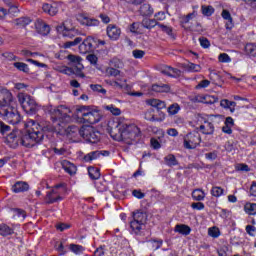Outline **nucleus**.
<instances>
[{
    "label": "nucleus",
    "mask_w": 256,
    "mask_h": 256,
    "mask_svg": "<svg viewBox=\"0 0 256 256\" xmlns=\"http://www.w3.org/2000/svg\"><path fill=\"white\" fill-rule=\"evenodd\" d=\"M28 127L30 129L25 134H22L21 130H15L6 136V143H8L9 147H12V149H15L18 145L35 147L37 143L43 141V137L45 136L43 129H45V126H41L35 120H29Z\"/></svg>",
    "instance_id": "nucleus-1"
},
{
    "label": "nucleus",
    "mask_w": 256,
    "mask_h": 256,
    "mask_svg": "<svg viewBox=\"0 0 256 256\" xmlns=\"http://www.w3.org/2000/svg\"><path fill=\"white\" fill-rule=\"evenodd\" d=\"M109 133L116 141H137L141 137V130L135 125H127L123 122H112Z\"/></svg>",
    "instance_id": "nucleus-2"
},
{
    "label": "nucleus",
    "mask_w": 256,
    "mask_h": 256,
    "mask_svg": "<svg viewBox=\"0 0 256 256\" xmlns=\"http://www.w3.org/2000/svg\"><path fill=\"white\" fill-rule=\"evenodd\" d=\"M48 113L53 123H57V125H61V123H70L71 121V116H69V113H71V110L66 106H63V105L58 107L50 106L48 108Z\"/></svg>",
    "instance_id": "nucleus-3"
},
{
    "label": "nucleus",
    "mask_w": 256,
    "mask_h": 256,
    "mask_svg": "<svg viewBox=\"0 0 256 256\" xmlns=\"http://www.w3.org/2000/svg\"><path fill=\"white\" fill-rule=\"evenodd\" d=\"M71 129L78 131L80 137L85 139V141H88V143H99V141H101V133L95 131V128L91 126H82L80 129L75 126H71Z\"/></svg>",
    "instance_id": "nucleus-4"
},
{
    "label": "nucleus",
    "mask_w": 256,
    "mask_h": 256,
    "mask_svg": "<svg viewBox=\"0 0 256 256\" xmlns=\"http://www.w3.org/2000/svg\"><path fill=\"white\" fill-rule=\"evenodd\" d=\"M147 223V213L137 210L133 212V220L130 221V228L135 235H141L143 227Z\"/></svg>",
    "instance_id": "nucleus-5"
},
{
    "label": "nucleus",
    "mask_w": 256,
    "mask_h": 256,
    "mask_svg": "<svg viewBox=\"0 0 256 256\" xmlns=\"http://www.w3.org/2000/svg\"><path fill=\"white\" fill-rule=\"evenodd\" d=\"M67 191V184L60 183L54 186V188L46 193L45 203L46 205H53V203H57L58 201H63V197H61V193H65Z\"/></svg>",
    "instance_id": "nucleus-6"
},
{
    "label": "nucleus",
    "mask_w": 256,
    "mask_h": 256,
    "mask_svg": "<svg viewBox=\"0 0 256 256\" xmlns=\"http://www.w3.org/2000/svg\"><path fill=\"white\" fill-rule=\"evenodd\" d=\"M18 101L20 105L22 106V109L26 113H37L39 111V106L37 105V102H35V99L33 97L29 96V94L25 93H19L18 94Z\"/></svg>",
    "instance_id": "nucleus-7"
},
{
    "label": "nucleus",
    "mask_w": 256,
    "mask_h": 256,
    "mask_svg": "<svg viewBox=\"0 0 256 256\" xmlns=\"http://www.w3.org/2000/svg\"><path fill=\"white\" fill-rule=\"evenodd\" d=\"M0 115H2L4 121H7V123H10L11 125L21 123V115L19 114V111H17L15 105L2 108Z\"/></svg>",
    "instance_id": "nucleus-8"
},
{
    "label": "nucleus",
    "mask_w": 256,
    "mask_h": 256,
    "mask_svg": "<svg viewBox=\"0 0 256 256\" xmlns=\"http://www.w3.org/2000/svg\"><path fill=\"white\" fill-rule=\"evenodd\" d=\"M77 113L80 114V117H82L84 123H90V125H95L96 123H99V121H101V115H99V112H90L85 106L78 108Z\"/></svg>",
    "instance_id": "nucleus-9"
},
{
    "label": "nucleus",
    "mask_w": 256,
    "mask_h": 256,
    "mask_svg": "<svg viewBox=\"0 0 256 256\" xmlns=\"http://www.w3.org/2000/svg\"><path fill=\"white\" fill-rule=\"evenodd\" d=\"M185 149H197L201 145V134L199 132H190L184 136Z\"/></svg>",
    "instance_id": "nucleus-10"
},
{
    "label": "nucleus",
    "mask_w": 256,
    "mask_h": 256,
    "mask_svg": "<svg viewBox=\"0 0 256 256\" xmlns=\"http://www.w3.org/2000/svg\"><path fill=\"white\" fill-rule=\"evenodd\" d=\"M11 105H15L13 94L7 88L0 86V107L6 109L7 107H11Z\"/></svg>",
    "instance_id": "nucleus-11"
},
{
    "label": "nucleus",
    "mask_w": 256,
    "mask_h": 256,
    "mask_svg": "<svg viewBox=\"0 0 256 256\" xmlns=\"http://www.w3.org/2000/svg\"><path fill=\"white\" fill-rule=\"evenodd\" d=\"M196 121L200 124V131H202L203 135H213L215 133V126L213 123L207 121V118L203 117L201 114L196 116Z\"/></svg>",
    "instance_id": "nucleus-12"
},
{
    "label": "nucleus",
    "mask_w": 256,
    "mask_h": 256,
    "mask_svg": "<svg viewBox=\"0 0 256 256\" xmlns=\"http://www.w3.org/2000/svg\"><path fill=\"white\" fill-rule=\"evenodd\" d=\"M93 43H95V38L88 36L83 42L79 45V52L82 55L91 53L93 51Z\"/></svg>",
    "instance_id": "nucleus-13"
},
{
    "label": "nucleus",
    "mask_w": 256,
    "mask_h": 256,
    "mask_svg": "<svg viewBox=\"0 0 256 256\" xmlns=\"http://www.w3.org/2000/svg\"><path fill=\"white\" fill-rule=\"evenodd\" d=\"M68 61H70V67L74 68L78 73H83L84 67L81 63L83 59L80 56L70 54L68 55Z\"/></svg>",
    "instance_id": "nucleus-14"
},
{
    "label": "nucleus",
    "mask_w": 256,
    "mask_h": 256,
    "mask_svg": "<svg viewBox=\"0 0 256 256\" xmlns=\"http://www.w3.org/2000/svg\"><path fill=\"white\" fill-rule=\"evenodd\" d=\"M77 19L81 25H86V27H98L99 25V20L95 18H89L83 14H80Z\"/></svg>",
    "instance_id": "nucleus-15"
},
{
    "label": "nucleus",
    "mask_w": 256,
    "mask_h": 256,
    "mask_svg": "<svg viewBox=\"0 0 256 256\" xmlns=\"http://www.w3.org/2000/svg\"><path fill=\"white\" fill-rule=\"evenodd\" d=\"M160 71L163 75H167L168 77H181V70L171 66H163Z\"/></svg>",
    "instance_id": "nucleus-16"
},
{
    "label": "nucleus",
    "mask_w": 256,
    "mask_h": 256,
    "mask_svg": "<svg viewBox=\"0 0 256 256\" xmlns=\"http://www.w3.org/2000/svg\"><path fill=\"white\" fill-rule=\"evenodd\" d=\"M107 35L109 39H112V41H117L119 37H121V29H119L117 26L110 24L107 27Z\"/></svg>",
    "instance_id": "nucleus-17"
},
{
    "label": "nucleus",
    "mask_w": 256,
    "mask_h": 256,
    "mask_svg": "<svg viewBox=\"0 0 256 256\" xmlns=\"http://www.w3.org/2000/svg\"><path fill=\"white\" fill-rule=\"evenodd\" d=\"M35 29L37 33H40V35H49L51 31V27L43 22V20H37L35 22Z\"/></svg>",
    "instance_id": "nucleus-18"
},
{
    "label": "nucleus",
    "mask_w": 256,
    "mask_h": 256,
    "mask_svg": "<svg viewBox=\"0 0 256 256\" xmlns=\"http://www.w3.org/2000/svg\"><path fill=\"white\" fill-rule=\"evenodd\" d=\"M42 9H43L44 13H47L51 17H55V15H57V13H59V5H57L56 3L43 4Z\"/></svg>",
    "instance_id": "nucleus-19"
},
{
    "label": "nucleus",
    "mask_w": 256,
    "mask_h": 256,
    "mask_svg": "<svg viewBox=\"0 0 256 256\" xmlns=\"http://www.w3.org/2000/svg\"><path fill=\"white\" fill-rule=\"evenodd\" d=\"M29 189V184L23 181H17L14 185H12L13 193H25Z\"/></svg>",
    "instance_id": "nucleus-20"
},
{
    "label": "nucleus",
    "mask_w": 256,
    "mask_h": 256,
    "mask_svg": "<svg viewBox=\"0 0 256 256\" xmlns=\"http://www.w3.org/2000/svg\"><path fill=\"white\" fill-rule=\"evenodd\" d=\"M62 168L69 175H75V173H77V166H75V164H73L67 160H64L62 162Z\"/></svg>",
    "instance_id": "nucleus-21"
},
{
    "label": "nucleus",
    "mask_w": 256,
    "mask_h": 256,
    "mask_svg": "<svg viewBox=\"0 0 256 256\" xmlns=\"http://www.w3.org/2000/svg\"><path fill=\"white\" fill-rule=\"evenodd\" d=\"M175 233H179L180 235H190L191 234V227L185 224H177L174 228Z\"/></svg>",
    "instance_id": "nucleus-22"
},
{
    "label": "nucleus",
    "mask_w": 256,
    "mask_h": 256,
    "mask_svg": "<svg viewBox=\"0 0 256 256\" xmlns=\"http://www.w3.org/2000/svg\"><path fill=\"white\" fill-rule=\"evenodd\" d=\"M171 88L167 84H154L151 87V91L154 93H169Z\"/></svg>",
    "instance_id": "nucleus-23"
},
{
    "label": "nucleus",
    "mask_w": 256,
    "mask_h": 256,
    "mask_svg": "<svg viewBox=\"0 0 256 256\" xmlns=\"http://www.w3.org/2000/svg\"><path fill=\"white\" fill-rule=\"evenodd\" d=\"M221 16L225 21H228L226 23V29H233V17H231L229 10H223Z\"/></svg>",
    "instance_id": "nucleus-24"
},
{
    "label": "nucleus",
    "mask_w": 256,
    "mask_h": 256,
    "mask_svg": "<svg viewBox=\"0 0 256 256\" xmlns=\"http://www.w3.org/2000/svg\"><path fill=\"white\" fill-rule=\"evenodd\" d=\"M140 14L143 15V17H151V15H153V8L150 4H142L140 6Z\"/></svg>",
    "instance_id": "nucleus-25"
},
{
    "label": "nucleus",
    "mask_w": 256,
    "mask_h": 256,
    "mask_svg": "<svg viewBox=\"0 0 256 256\" xmlns=\"http://www.w3.org/2000/svg\"><path fill=\"white\" fill-rule=\"evenodd\" d=\"M220 105L224 109H230L231 113H235V107L237 106V103L233 101H229L228 99H223L220 101Z\"/></svg>",
    "instance_id": "nucleus-26"
},
{
    "label": "nucleus",
    "mask_w": 256,
    "mask_h": 256,
    "mask_svg": "<svg viewBox=\"0 0 256 256\" xmlns=\"http://www.w3.org/2000/svg\"><path fill=\"white\" fill-rule=\"evenodd\" d=\"M147 104L150 105L151 107H155L158 110L165 109V107H166L165 102L161 101L159 99L147 100Z\"/></svg>",
    "instance_id": "nucleus-27"
},
{
    "label": "nucleus",
    "mask_w": 256,
    "mask_h": 256,
    "mask_svg": "<svg viewBox=\"0 0 256 256\" xmlns=\"http://www.w3.org/2000/svg\"><path fill=\"white\" fill-rule=\"evenodd\" d=\"M157 26L159 27V23H157L155 19L144 18L142 20V27H144V29H153V27Z\"/></svg>",
    "instance_id": "nucleus-28"
},
{
    "label": "nucleus",
    "mask_w": 256,
    "mask_h": 256,
    "mask_svg": "<svg viewBox=\"0 0 256 256\" xmlns=\"http://www.w3.org/2000/svg\"><path fill=\"white\" fill-rule=\"evenodd\" d=\"M61 73H64V75H77V77H85V74L78 72L76 69H74L72 66L70 67H64L61 70Z\"/></svg>",
    "instance_id": "nucleus-29"
},
{
    "label": "nucleus",
    "mask_w": 256,
    "mask_h": 256,
    "mask_svg": "<svg viewBox=\"0 0 256 256\" xmlns=\"http://www.w3.org/2000/svg\"><path fill=\"white\" fill-rule=\"evenodd\" d=\"M129 31L131 33H135L136 35H141L143 33V25L142 22H134L129 26Z\"/></svg>",
    "instance_id": "nucleus-30"
},
{
    "label": "nucleus",
    "mask_w": 256,
    "mask_h": 256,
    "mask_svg": "<svg viewBox=\"0 0 256 256\" xmlns=\"http://www.w3.org/2000/svg\"><path fill=\"white\" fill-rule=\"evenodd\" d=\"M101 157V151H92L84 156V161L86 163H91V161H95V159H99Z\"/></svg>",
    "instance_id": "nucleus-31"
},
{
    "label": "nucleus",
    "mask_w": 256,
    "mask_h": 256,
    "mask_svg": "<svg viewBox=\"0 0 256 256\" xmlns=\"http://www.w3.org/2000/svg\"><path fill=\"white\" fill-rule=\"evenodd\" d=\"M101 170L99 168H96V167H88V174H89V177L90 179H93V180H97L101 177Z\"/></svg>",
    "instance_id": "nucleus-32"
},
{
    "label": "nucleus",
    "mask_w": 256,
    "mask_h": 256,
    "mask_svg": "<svg viewBox=\"0 0 256 256\" xmlns=\"http://www.w3.org/2000/svg\"><path fill=\"white\" fill-rule=\"evenodd\" d=\"M83 42V38L76 37L73 41H66L63 43L64 49H71V47H77L80 43Z\"/></svg>",
    "instance_id": "nucleus-33"
},
{
    "label": "nucleus",
    "mask_w": 256,
    "mask_h": 256,
    "mask_svg": "<svg viewBox=\"0 0 256 256\" xmlns=\"http://www.w3.org/2000/svg\"><path fill=\"white\" fill-rule=\"evenodd\" d=\"M14 231L7 224H0V235L2 237H8V235H13Z\"/></svg>",
    "instance_id": "nucleus-34"
},
{
    "label": "nucleus",
    "mask_w": 256,
    "mask_h": 256,
    "mask_svg": "<svg viewBox=\"0 0 256 256\" xmlns=\"http://www.w3.org/2000/svg\"><path fill=\"white\" fill-rule=\"evenodd\" d=\"M164 161L168 167H175L176 165H179V161H177V158L173 154H169L164 158Z\"/></svg>",
    "instance_id": "nucleus-35"
},
{
    "label": "nucleus",
    "mask_w": 256,
    "mask_h": 256,
    "mask_svg": "<svg viewBox=\"0 0 256 256\" xmlns=\"http://www.w3.org/2000/svg\"><path fill=\"white\" fill-rule=\"evenodd\" d=\"M245 53L249 55V57H256V44L248 43L245 46Z\"/></svg>",
    "instance_id": "nucleus-36"
},
{
    "label": "nucleus",
    "mask_w": 256,
    "mask_h": 256,
    "mask_svg": "<svg viewBox=\"0 0 256 256\" xmlns=\"http://www.w3.org/2000/svg\"><path fill=\"white\" fill-rule=\"evenodd\" d=\"M209 77L214 85H219L221 83V75H219L215 70H210Z\"/></svg>",
    "instance_id": "nucleus-37"
},
{
    "label": "nucleus",
    "mask_w": 256,
    "mask_h": 256,
    "mask_svg": "<svg viewBox=\"0 0 256 256\" xmlns=\"http://www.w3.org/2000/svg\"><path fill=\"white\" fill-rule=\"evenodd\" d=\"M63 37H66L67 39H73L79 35V30L77 29H69V30H64L62 33Z\"/></svg>",
    "instance_id": "nucleus-38"
},
{
    "label": "nucleus",
    "mask_w": 256,
    "mask_h": 256,
    "mask_svg": "<svg viewBox=\"0 0 256 256\" xmlns=\"http://www.w3.org/2000/svg\"><path fill=\"white\" fill-rule=\"evenodd\" d=\"M192 198L194 201H203V199H205V192L201 189H196L192 192Z\"/></svg>",
    "instance_id": "nucleus-39"
},
{
    "label": "nucleus",
    "mask_w": 256,
    "mask_h": 256,
    "mask_svg": "<svg viewBox=\"0 0 256 256\" xmlns=\"http://www.w3.org/2000/svg\"><path fill=\"white\" fill-rule=\"evenodd\" d=\"M14 67L18 69V71H22V73H29V65L23 62H15Z\"/></svg>",
    "instance_id": "nucleus-40"
},
{
    "label": "nucleus",
    "mask_w": 256,
    "mask_h": 256,
    "mask_svg": "<svg viewBox=\"0 0 256 256\" xmlns=\"http://www.w3.org/2000/svg\"><path fill=\"white\" fill-rule=\"evenodd\" d=\"M202 14L205 15V17H211L213 13H215V8L213 6H205L203 5L201 7Z\"/></svg>",
    "instance_id": "nucleus-41"
},
{
    "label": "nucleus",
    "mask_w": 256,
    "mask_h": 256,
    "mask_svg": "<svg viewBox=\"0 0 256 256\" xmlns=\"http://www.w3.org/2000/svg\"><path fill=\"white\" fill-rule=\"evenodd\" d=\"M69 249L70 251H72V253H75V255H81V253L85 251V248H83V246L77 244H70Z\"/></svg>",
    "instance_id": "nucleus-42"
},
{
    "label": "nucleus",
    "mask_w": 256,
    "mask_h": 256,
    "mask_svg": "<svg viewBox=\"0 0 256 256\" xmlns=\"http://www.w3.org/2000/svg\"><path fill=\"white\" fill-rule=\"evenodd\" d=\"M18 9L17 6L11 5L10 8L7 10L5 8H0V17H5L8 13H17Z\"/></svg>",
    "instance_id": "nucleus-43"
},
{
    "label": "nucleus",
    "mask_w": 256,
    "mask_h": 256,
    "mask_svg": "<svg viewBox=\"0 0 256 256\" xmlns=\"http://www.w3.org/2000/svg\"><path fill=\"white\" fill-rule=\"evenodd\" d=\"M185 69H187V71H192L193 73H199V71H201V66L191 63L189 62L188 64H185Z\"/></svg>",
    "instance_id": "nucleus-44"
},
{
    "label": "nucleus",
    "mask_w": 256,
    "mask_h": 256,
    "mask_svg": "<svg viewBox=\"0 0 256 256\" xmlns=\"http://www.w3.org/2000/svg\"><path fill=\"white\" fill-rule=\"evenodd\" d=\"M90 89H92V91H94L95 93H101L102 95L107 94V90L99 84H91Z\"/></svg>",
    "instance_id": "nucleus-45"
},
{
    "label": "nucleus",
    "mask_w": 256,
    "mask_h": 256,
    "mask_svg": "<svg viewBox=\"0 0 256 256\" xmlns=\"http://www.w3.org/2000/svg\"><path fill=\"white\" fill-rule=\"evenodd\" d=\"M29 23H31V18H29V17H21L16 20V24L19 27H27V25H29Z\"/></svg>",
    "instance_id": "nucleus-46"
},
{
    "label": "nucleus",
    "mask_w": 256,
    "mask_h": 256,
    "mask_svg": "<svg viewBox=\"0 0 256 256\" xmlns=\"http://www.w3.org/2000/svg\"><path fill=\"white\" fill-rule=\"evenodd\" d=\"M245 211L248 215H256V204L249 203L245 205Z\"/></svg>",
    "instance_id": "nucleus-47"
},
{
    "label": "nucleus",
    "mask_w": 256,
    "mask_h": 256,
    "mask_svg": "<svg viewBox=\"0 0 256 256\" xmlns=\"http://www.w3.org/2000/svg\"><path fill=\"white\" fill-rule=\"evenodd\" d=\"M158 27L161 28L163 33H166V35H169L170 37L173 36V28L171 26H167V25L159 23Z\"/></svg>",
    "instance_id": "nucleus-48"
},
{
    "label": "nucleus",
    "mask_w": 256,
    "mask_h": 256,
    "mask_svg": "<svg viewBox=\"0 0 256 256\" xmlns=\"http://www.w3.org/2000/svg\"><path fill=\"white\" fill-rule=\"evenodd\" d=\"M105 109H106V111H110V113H112V115L118 116L121 113V109L115 107V105H113V104L105 106Z\"/></svg>",
    "instance_id": "nucleus-49"
},
{
    "label": "nucleus",
    "mask_w": 256,
    "mask_h": 256,
    "mask_svg": "<svg viewBox=\"0 0 256 256\" xmlns=\"http://www.w3.org/2000/svg\"><path fill=\"white\" fill-rule=\"evenodd\" d=\"M180 109H181V107L179 106V104H172L168 108V113L170 115H177L179 113Z\"/></svg>",
    "instance_id": "nucleus-50"
},
{
    "label": "nucleus",
    "mask_w": 256,
    "mask_h": 256,
    "mask_svg": "<svg viewBox=\"0 0 256 256\" xmlns=\"http://www.w3.org/2000/svg\"><path fill=\"white\" fill-rule=\"evenodd\" d=\"M211 195L213 197H221V195H223V188H221L219 186L213 187L211 190Z\"/></svg>",
    "instance_id": "nucleus-51"
},
{
    "label": "nucleus",
    "mask_w": 256,
    "mask_h": 256,
    "mask_svg": "<svg viewBox=\"0 0 256 256\" xmlns=\"http://www.w3.org/2000/svg\"><path fill=\"white\" fill-rule=\"evenodd\" d=\"M106 73H107V75H109V77H117L118 75H121V71H119L113 67L107 68Z\"/></svg>",
    "instance_id": "nucleus-52"
},
{
    "label": "nucleus",
    "mask_w": 256,
    "mask_h": 256,
    "mask_svg": "<svg viewBox=\"0 0 256 256\" xmlns=\"http://www.w3.org/2000/svg\"><path fill=\"white\" fill-rule=\"evenodd\" d=\"M218 60L220 63H231V57H229V54L222 53L218 56Z\"/></svg>",
    "instance_id": "nucleus-53"
},
{
    "label": "nucleus",
    "mask_w": 256,
    "mask_h": 256,
    "mask_svg": "<svg viewBox=\"0 0 256 256\" xmlns=\"http://www.w3.org/2000/svg\"><path fill=\"white\" fill-rule=\"evenodd\" d=\"M199 42L201 47H203V49H209V47H211V42H209V39L205 37H200Z\"/></svg>",
    "instance_id": "nucleus-54"
},
{
    "label": "nucleus",
    "mask_w": 256,
    "mask_h": 256,
    "mask_svg": "<svg viewBox=\"0 0 256 256\" xmlns=\"http://www.w3.org/2000/svg\"><path fill=\"white\" fill-rule=\"evenodd\" d=\"M208 234L210 235V237L217 239V237H219V235H220L219 228H217V227L209 228Z\"/></svg>",
    "instance_id": "nucleus-55"
},
{
    "label": "nucleus",
    "mask_w": 256,
    "mask_h": 256,
    "mask_svg": "<svg viewBox=\"0 0 256 256\" xmlns=\"http://www.w3.org/2000/svg\"><path fill=\"white\" fill-rule=\"evenodd\" d=\"M9 131H11V127L3 123V121H0V133L5 135V133H9Z\"/></svg>",
    "instance_id": "nucleus-56"
},
{
    "label": "nucleus",
    "mask_w": 256,
    "mask_h": 256,
    "mask_svg": "<svg viewBox=\"0 0 256 256\" xmlns=\"http://www.w3.org/2000/svg\"><path fill=\"white\" fill-rule=\"evenodd\" d=\"M150 243H152V246L154 247V249L157 250V249H161V246L163 245V240L152 239L150 240Z\"/></svg>",
    "instance_id": "nucleus-57"
},
{
    "label": "nucleus",
    "mask_w": 256,
    "mask_h": 256,
    "mask_svg": "<svg viewBox=\"0 0 256 256\" xmlns=\"http://www.w3.org/2000/svg\"><path fill=\"white\" fill-rule=\"evenodd\" d=\"M132 55L135 59H143V57H145V51L133 50Z\"/></svg>",
    "instance_id": "nucleus-58"
},
{
    "label": "nucleus",
    "mask_w": 256,
    "mask_h": 256,
    "mask_svg": "<svg viewBox=\"0 0 256 256\" xmlns=\"http://www.w3.org/2000/svg\"><path fill=\"white\" fill-rule=\"evenodd\" d=\"M191 207L196 211H203V209H205V204H203L202 202H194L191 204Z\"/></svg>",
    "instance_id": "nucleus-59"
},
{
    "label": "nucleus",
    "mask_w": 256,
    "mask_h": 256,
    "mask_svg": "<svg viewBox=\"0 0 256 256\" xmlns=\"http://www.w3.org/2000/svg\"><path fill=\"white\" fill-rule=\"evenodd\" d=\"M211 85V81L209 80H202L199 82V84L196 86V89H205Z\"/></svg>",
    "instance_id": "nucleus-60"
},
{
    "label": "nucleus",
    "mask_w": 256,
    "mask_h": 256,
    "mask_svg": "<svg viewBox=\"0 0 256 256\" xmlns=\"http://www.w3.org/2000/svg\"><path fill=\"white\" fill-rule=\"evenodd\" d=\"M246 233H248V235H250L251 237L255 236L256 233V227L253 225H247L246 226Z\"/></svg>",
    "instance_id": "nucleus-61"
},
{
    "label": "nucleus",
    "mask_w": 256,
    "mask_h": 256,
    "mask_svg": "<svg viewBox=\"0 0 256 256\" xmlns=\"http://www.w3.org/2000/svg\"><path fill=\"white\" fill-rule=\"evenodd\" d=\"M86 59L91 65H97L98 58L95 54H89Z\"/></svg>",
    "instance_id": "nucleus-62"
},
{
    "label": "nucleus",
    "mask_w": 256,
    "mask_h": 256,
    "mask_svg": "<svg viewBox=\"0 0 256 256\" xmlns=\"http://www.w3.org/2000/svg\"><path fill=\"white\" fill-rule=\"evenodd\" d=\"M132 195L136 199H145V193L141 192V190H133Z\"/></svg>",
    "instance_id": "nucleus-63"
},
{
    "label": "nucleus",
    "mask_w": 256,
    "mask_h": 256,
    "mask_svg": "<svg viewBox=\"0 0 256 256\" xmlns=\"http://www.w3.org/2000/svg\"><path fill=\"white\" fill-rule=\"evenodd\" d=\"M205 157L208 161H215V159H217V151L206 153Z\"/></svg>",
    "instance_id": "nucleus-64"
}]
</instances>
